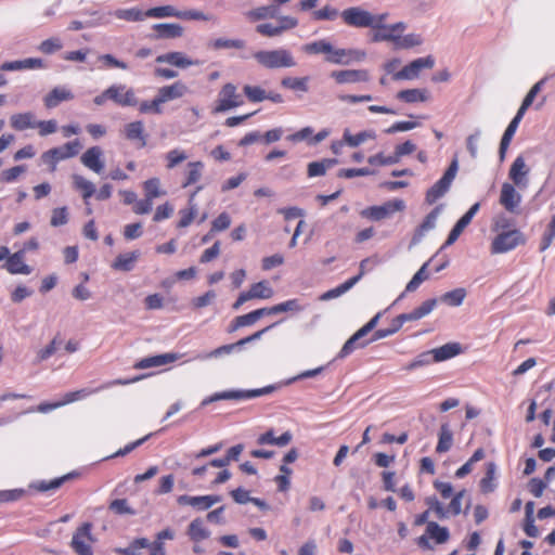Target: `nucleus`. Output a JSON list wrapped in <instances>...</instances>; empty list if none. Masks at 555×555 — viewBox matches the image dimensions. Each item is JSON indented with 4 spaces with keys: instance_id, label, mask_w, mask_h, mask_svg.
Instances as JSON below:
<instances>
[{
    "instance_id": "obj_31",
    "label": "nucleus",
    "mask_w": 555,
    "mask_h": 555,
    "mask_svg": "<svg viewBox=\"0 0 555 555\" xmlns=\"http://www.w3.org/2000/svg\"><path fill=\"white\" fill-rule=\"evenodd\" d=\"M157 33L156 37L160 39L179 38L183 34L181 25L176 23H160L153 26Z\"/></svg>"
},
{
    "instance_id": "obj_8",
    "label": "nucleus",
    "mask_w": 555,
    "mask_h": 555,
    "mask_svg": "<svg viewBox=\"0 0 555 555\" xmlns=\"http://www.w3.org/2000/svg\"><path fill=\"white\" fill-rule=\"evenodd\" d=\"M243 103V98L237 93L236 87L233 83H227L218 93L214 113H223L238 107Z\"/></svg>"
},
{
    "instance_id": "obj_45",
    "label": "nucleus",
    "mask_w": 555,
    "mask_h": 555,
    "mask_svg": "<svg viewBox=\"0 0 555 555\" xmlns=\"http://www.w3.org/2000/svg\"><path fill=\"white\" fill-rule=\"evenodd\" d=\"M103 388H104V386H101L95 389L82 388L79 390L70 391V392L65 393L63 400H61V401H62L63 405H66V404L86 399L87 397L100 391Z\"/></svg>"
},
{
    "instance_id": "obj_57",
    "label": "nucleus",
    "mask_w": 555,
    "mask_h": 555,
    "mask_svg": "<svg viewBox=\"0 0 555 555\" xmlns=\"http://www.w3.org/2000/svg\"><path fill=\"white\" fill-rule=\"evenodd\" d=\"M423 43V39L420 35L409 34L405 36H401L399 34L396 47L399 49H409L412 47H416Z\"/></svg>"
},
{
    "instance_id": "obj_7",
    "label": "nucleus",
    "mask_w": 555,
    "mask_h": 555,
    "mask_svg": "<svg viewBox=\"0 0 555 555\" xmlns=\"http://www.w3.org/2000/svg\"><path fill=\"white\" fill-rule=\"evenodd\" d=\"M276 23H262L256 26V33L261 36L273 38L295 28L298 25L297 18L289 15H279Z\"/></svg>"
},
{
    "instance_id": "obj_6",
    "label": "nucleus",
    "mask_w": 555,
    "mask_h": 555,
    "mask_svg": "<svg viewBox=\"0 0 555 555\" xmlns=\"http://www.w3.org/2000/svg\"><path fill=\"white\" fill-rule=\"evenodd\" d=\"M405 208V203L402 199L396 198L388 201L379 206H371L363 209L360 215L363 218L372 221H380L390 218L393 214L402 211Z\"/></svg>"
},
{
    "instance_id": "obj_41",
    "label": "nucleus",
    "mask_w": 555,
    "mask_h": 555,
    "mask_svg": "<svg viewBox=\"0 0 555 555\" xmlns=\"http://www.w3.org/2000/svg\"><path fill=\"white\" fill-rule=\"evenodd\" d=\"M145 197L154 201L157 197L164 196L166 191L160 189V180L158 178H151L143 183Z\"/></svg>"
},
{
    "instance_id": "obj_23",
    "label": "nucleus",
    "mask_w": 555,
    "mask_h": 555,
    "mask_svg": "<svg viewBox=\"0 0 555 555\" xmlns=\"http://www.w3.org/2000/svg\"><path fill=\"white\" fill-rule=\"evenodd\" d=\"M74 93L70 89L59 86L53 88L44 98L43 103L48 108L56 107L61 102L73 100Z\"/></svg>"
},
{
    "instance_id": "obj_9",
    "label": "nucleus",
    "mask_w": 555,
    "mask_h": 555,
    "mask_svg": "<svg viewBox=\"0 0 555 555\" xmlns=\"http://www.w3.org/2000/svg\"><path fill=\"white\" fill-rule=\"evenodd\" d=\"M92 525L90 522L82 524L73 534L70 546L77 555H93L91 548Z\"/></svg>"
},
{
    "instance_id": "obj_19",
    "label": "nucleus",
    "mask_w": 555,
    "mask_h": 555,
    "mask_svg": "<svg viewBox=\"0 0 555 555\" xmlns=\"http://www.w3.org/2000/svg\"><path fill=\"white\" fill-rule=\"evenodd\" d=\"M179 505H190L196 509L205 511L211 507L214 504L220 502V496L218 495H199V496H191V495H180L177 499Z\"/></svg>"
},
{
    "instance_id": "obj_38",
    "label": "nucleus",
    "mask_w": 555,
    "mask_h": 555,
    "mask_svg": "<svg viewBox=\"0 0 555 555\" xmlns=\"http://www.w3.org/2000/svg\"><path fill=\"white\" fill-rule=\"evenodd\" d=\"M188 534L192 541L201 542L209 538L210 532L204 527L203 520L196 518L189 525Z\"/></svg>"
},
{
    "instance_id": "obj_33",
    "label": "nucleus",
    "mask_w": 555,
    "mask_h": 555,
    "mask_svg": "<svg viewBox=\"0 0 555 555\" xmlns=\"http://www.w3.org/2000/svg\"><path fill=\"white\" fill-rule=\"evenodd\" d=\"M364 337V335L360 334V331L358 330L343 346L338 353V358H346L350 353H352L357 348L365 347L370 340H363L361 339Z\"/></svg>"
},
{
    "instance_id": "obj_11",
    "label": "nucleus",
    "mask_w": 555,
    "mask_h": 555,
    "mask_svg": "<svg viewBox=\"0 0 555 555\" xmlns=\"http://www.w3.org/2000/svg\"><path fill=\"white\" fill-rule=\"evenodd\" d=\"M106 95L109 96V101L122 107L135 106L139 103L134 90L121 83L109 86Z\"/></svg>"
},
{
    "instance_id": "obj_60",
    "label": "nucleus",
    "mask_w": 555,
    "mask_h": 555,
    "mask_svg": "<svg viewBox=\"0 0 555 555\" xmlns=\"http://www.w3.org/2000/svg\"><path fill=\"white\" fill-rule=\"evenodd\" d=\"M139 104V112L141 114H156L159 115L163 113L162 104L158 102V98H155L151 101H142Z\"/></svg>"
},
{
    "instance_id": "obj_43",
    "label": "nucleus",
    "mask_w": 555,
    "mask_h": 555,
    "mask_svg": "<svg viewBox=\"0 0 555 555\" xmlns=\"http://www.w3.org/2000/svg\"><path fill=\"white\" fill-rule=\"evenodd\" d=\"M302 51L308 54H325L328 56V53L332 52V44L325 39L313 41L310 43H306L302 46Z\"/></svg>"
},
{
    "instance_id": "obj_63",
    "label": "nucleus",
    "mask_w": 555,
    "mask_h": 555,
    "mask_svg": "<svg viewBox=\"0 0 555 555\" xmlns=\"http://www.w3.org/2000/svg\"><path fill=\"white\" fill-rule=\"evenodd\" d=\"M244 93L251 102H261L263 100H267V92L257 86H249L246 85L244 87Z\"/></svg>"
},
{
    "instance_id": "obj_34",
    "label": "nucleus",
    "mask_w": 555,
    "mask_h": 555,
    "mask_svg": "<svg viewBox=\"0 0 555 555\" xmlns=\"http://www.w3.org/2000/svg\"><path fill=\"white\" fill-rule=\"evenodd\" d=\"M249 299H269L273 296L274 292L267 281L255 283L246 292Z\"/></svg>"
},
{
    "instance_id": "obj_54",
    "label": "nucleus",
    "mask_w": 555,
    "mask_h": 555,
    "mask_svg": "<svg viewBox=\"0 0 555 555\" xmlns=\"http://www.w3.org/2000/svg\"><path fill=\"white\" fill-rule=\"evenodd\" d=\"M209 46L215 50L220 49H244L245 41L241 39H227V38H218L209 43Z\"/></svg>"
},
{
    "instance_id": "obj_13",
    "label": "nucleus",
    "mask_w": 555,
    "mask_h": 555,
    "mask_svg": "<svg viewBox=\"0 0 555 555\" xmlns=\"http://www.w3.org/2000/svg\"><path fill=\"white\" fill-rule=\"evenodd\" d=\"M529 172L530 168L526 164L524 156L518 155L511 165L508 170V178L512 181V184H515L519 189H526L529 183Z\"/></svg>"
},
{
    "instance_id": "obj_52",
    "label": "nucleus",
    "mask_w": 555,
    "mask_h": 555,
    "mask_svg": "<svg viewBox=\"0 0 555 555\" xmlns=\"http://www.w3.org/2000/svg\"><path fill=\"white\" fill-rule=\"evenodd\" d=\"M188 168L186 179L183 183L184 188L196 183L201 179L204 164L202 162H192L189 163Z\"/></svg>"
},
{
    "instance_id": "obj_1",
    "label": "nucleus",
    "mask_w": 555,
    "mask_h": 555,
    "mask_svg": "<svg viewBox=\"0 0 555 555\" xmlns=\"http://www.w3.org/2000/svg\"><path fill=\"white\" fill-rule=\"evenodd\" d=\"M343 21L351 27L372 28L380 27L386 22L388 14H372L371 12L360 8L351 7L340 13Z\"/></svg>"
},
{
    "instance_id": "obj_59",
    "label": "nucleus",
    "mask_w": 555,
    "mask_h": 555,
    "mask_svg": "<svg viewBox=\"0 0 555 555\" xmlns=\"http://www.w3.org/2000/svg\"><path fill=\"white\" fill-rule=\"evenodd\" d=\"M367 163L372 166H390L398 164L399 162L395 153L392 155H384V153H378L370 156L367 158Z\"/></svg>"
},
{
    "instance_id": "obj_32",
    "label": "nucleus",
    "mask_w": 555,
    "mask_h": 555,
    "mask_svg": "<svg viewBox=\"0 0 555 555\" xmlns=\"http://www.w3.org/2000/svg\"><path fill=\"white\" fill-rule=\"evenodd\" d=\"M461 345L459 343H448L441 347L431 349L435 362L449 360L461 353Z\"/></svg>"
},
{
    "instance_id": "obj_39",
    "label": "nucleus",
    "mask_w": 555,
    "mask_h": 555,
    "mask_svg": "<svg viewBox=\"0 0 555 555\" xmlns=\"http://www.w3.org/2000/svg\"><path fill=\"white\" fill-rule=\"evenodd\" d=\"M453 442V434L448 424H442L439 431V440L436 447L438 453L448 452Z\"/></svg>"
},
{
    "instance_id": "obj_55",
    "label": "nucleus",
    "mask_w": 555,
    "mask_h": 555,
    "mask_svg": "<svg viewBox=\"0 0 555 555\" xmlns=\"http://www.w3.org/2000/svg\"><path fill=\"white\" fill-rule=\"evenodd\" d=\"M469 223L470 222L462 216L450 231L442 248L452 245Z\"/></svg>"
},
{
    "instance_id": "obj_56",
    "label": "nucleus",
    "mask_w": 555,
    "mask_h": 555,
    "mask_svg": "<svg viewBox=\"0 0 555 555\" xmlns=\"http://www.w3.org/2000/svg\"><path fill=\"white\" fill-rule=\"evenodd\" d=\"M70 475H65L60 478H55L51 481H38L33 485V487L40 491V492H47L50 490H55L60 488L67 479H69Z\"/></svg>"
},
{
    "instance_id": "obj_51",
    "label": "nucleus",
    "mask_w": 555,
    "mask_h": 555,
    "mask_svg": "<svg viewBox=\"0 0 555 555\" xmlns=\"http://www.w3.org/2000/svg\"><path fill=\"white\" fill-rule=\"evenodd\" d=\"M428 262H425L420 270L413 275L411 281L405 286V293H411L416 291L420 285L429 278L427 272Z\"/></svg>"
},
{
    "instance_id": "obj_15",
    "label": "nucleus",
    "mask_w": 555,
    "mask_h": 555,
    "mask_svg": "<svg viewBox=\"0 0 555 555\" xmlns=\"http://www.w3.org/2000/svg\"><path fill=\"white\" fill-rule=\"evenodd\" d=\"M85 167L100 175L104 170L103 151L100 146L89 147L80 157Z\"/></svg>"
},
{
    "instance_id": "obj_22",
    "label": "nucleus",
    "mask_w": 555,
    "mask_h": 555,
    "mask_svg": "<svg viewBox=\"0 0 555 555\" xmlns=\"http://www.w3.org/2000/svg\"><path fill=\"white\" fill-rule=\"evenodd\" d=\"M438 304V299L431 298L422 302L421 306L413 309L411 312L399 314L403 323L418 321L434 311Z\"/></svg>"
},
{
    "instance_id": "obj_26",
    "label": "nucleus",
    "mask_w": 555,
    "mask_h": 555,
    "mask_svg": "<svg viewBox=\"0 0 555 555\" xmlns=\"http://www.w3.org/2000/svg\"><path fill=\"white\" fill-rule=\"evenodd\" d=\"M278 7L275 4H268L257 7L245 13V16L250 22L266 21L269 18H275L278 15Z\"/></svg>"
},
{
    "instance_id": "obj_12",
    "label": "nucleus",
    "mask_w": 555,
    "mask_h": 555,
    "mask_svg": "<svg viewBox=\"0 0 555 555\" xmlns=\"http://www.w3.org/2000/svg\"><path fill=\"white\" fill-rule=\"evenodd\" d=\"M522 196L516 190V185L509 182H504L501 186L499 203L504 209L511 214H518V208L521 203Z\"/></svg>"
},
{
    "instance_id": "obj_62",
    "label": "nucleus",
    "mask_w": 555,
    "mask_h": 555,
    "mask_svg": "<svg viewBox=\"0 0 555 555\" xmlns=\"http://www.w3.org/2000/svg\"><path fill=\"white\" fill-rule=\"evenodd\" d=\"M114 14L119 20H126L131 22L142 21L145 16V13H142L138 9H120L117 10Z\"/></svg>"
},
{
    "instance_id": "obj_35",
    "label": "nucleus",
    "mask_w": 555,
    "mask_h": 555,
    "mask_svg": "<svg viewBox=\"0 0 555 555\" xmlns=\"http://www.w3.org/2000/svg\"><path fill=\"white\" fill-rule=\"evenodd\" d=\"M426 534L436 541L437 544L446 543L450 538L447 527H441L435 521H429L426 527Z\"/></svg>"
},
{
    "instance_id": "obj_37",
    "label": "nucleus",
    "mask_w": 555,
    "mask_h": 555,
    "mask_svg": "<svg viewBox=\"0 0 555 555\" xmlns=\"http://www.w3.org/2000/svg\"><path fill=\"white\" fill-rule=\"evenodd\" d=\"M360 281V276H353L343 284L338 285L335 288H332L327 292H325L322 296V300H331L334 298H337L341 296L343 294L347 293L349 289H351L358 282Z\"/></svg>"
},
{
    "instance_id": "obj_10",
    "label": "nucleus",
    "mask_w": 555,
    "mask_h": 555,
    "mask_svg": "<svg viewBox=\"0 0 555 555\" xmlns=\"http://www.w3.org/2000/svg\"><path fill=\"white\" fill-rule=\"evenodd\" d=\"M435 65V59L430 55L426 57H420L412 61L410 64L404 66L401 70L396 72L392 76L395 80H412L418 77L420 73L424 68H433Z\"/></svg>"
},
{
    "instance_id": "obj_50",
    "label": "nucleus",
    "mask_w": 555,
    "mask_h": 555,
    "mask_svg": "<svg viewBox=\"0 0 555 555\" xmlns=\"http://www.w3.org/2000/svg\"><path fill=\"white\" fill-rule=\"evenodd\" d=\"M546 79L547 78L544 77L531 87V89L522 100L520 107L518 108L519 112L525 114L526 111L532 105L537 94L542 90V87L544 86Z\"/></svg>"
},
{
    "instance_id": "obj_58",
    "label": "nucleus",
    "mask_w": 555,
    "mask_h": 555,
    "mask_svg": "<svg viewBox=\"0 0 555 555\" xmlns=\"http://www.w3.org/2000/svg\"><path fill=\"white\" fill-rule=\"evenodd\" d=\"M194 195L195 194H193L191 196V198H190V204H191L190 208L189 209H182V210L179 211V215L181 216V218L179 220V223H178L179 228H186V227H189L192 223V221H193V219H194V217H195V215L197 212L196 205L192 204Z\"/></svg>"
},
{
    "instance_id": "obj_30",
    "label": "nucleus",
    "mask_w": 555,
    "mask_h": 555,
    "mask_svg": "<svg viewBox=\"0 0 555 555\" xmlns=\"http://www.w3.org/2000/svg\"><path fill=\"white\" fill-rule=\"evenodd\" d=\"M37 122L38 121L31 112L14 114L10 117L11 127L17 131L34 129L37 126Z\"/></svg>"
},
{
    "instance_id": "obj_2",
    "label": "nucleus",
    "mask_w": 555,
    "mask_h": 555,
    "mask_svg": "<svg viewBox=\"0 0 555 555\" xmlns=\"http://www.w3.org/2000/svg\"><path fill=\"white\" fill-rule=\"evenodd\" d=\"M259 65L268 69L289 68L296 66L292 52L284 48L274 50H260L254 53Z\"/></svg>"
},
{
    "instance_id": "obj_14",
    "label": "nucleus",
    "mask_w": 555,
    "mask_h": 555,
    "mask_svg": "<svg viewBox=\"0 0 555 555\" xmlns=\"http://www.w3.org/2000/svg\"><path fill=\"white\" fill-rule=\"evenodd\" d=\"M373 29H376V31L373 34L372 40L374 42L379 41H391L397 44L398 36L399 34H402L406 26L404 23L399 22L392 25H385V22L380 27H372Z\"/></svg>"
},
{
    "instance_id": "obj_28",
    "label": "nucleus",
    "mask_w": 555,
    "mask_h": 555,
    "mask_svg": "<svg viewBox=\"0 0 555 555\" xmlns=\"http://www.w3.org/2000/svg\"><path fill=\"white\" fill-rule=\"evenodd\" d=\"M124 133L129 141L139 142L140 147H144L146 145L144 125L141 120H135L126 125Z\"/></svg>"
},
{
    "instance_id": "obj_3",
    "label": "nucleus",
    "mask_w": 555,
    "mask_h": 555,
    "mask_svg": "<svg viewBox=\"0 0 555 555\" xmlns=\"http://www.w3.org/2000/svg\"><path fill=\"white\" fill-rule=\"evenodd\" d=\"M273 386H267L263 388L251 389V390H225L216 392L202 401V406H206L212 402L219 400H247L272 392Z\"/></svg>"
},
{
    "instance_id": "obj_20",
    "label": "nucleus",
    "mask_w": 555,
    "mask_h": 555,
    "mask_svg": "<svg viewBox=\"0 0 555 555\" xmlns=\"http://www.w3.org/2000/svg\"><path fill=\"white\" fill-rule=\"evenodd\" d=\"M189 89L182 81H176L172 85L160 87L157 90L156 96L160 104H165L169 101L180 99L188 93Z\"/></svg>"
},
{
    "instance_id": "obj_4",
    "label": "nucleus",
    "mask_w": 555,
    "mask_h": 555,
    "mask_svg": "<svg viewBox=\"0 0 555 555\" xmlns=\"http://www.w3.org/2000/svg\"><path fill=\"white\" fill-rule=\"evenodd\" d=\"M459 170L457 158H454L443 176L427 191L426 202L431 205L442 197L450 189Z\"/></svg>"
},
{
    "instance_id": "obj_44",
    "label": "nucleus",
    "mask_w": 555,
    "mask_h": 555,
    "mask_svg": "<svg viewBox=\"0 0 555 555\" xmlns=\"http://www.w3.org/2000/svg\"><path fill=\"white\" fill-rule=\"evenodd\" d=\"M309 80L310 78L309 77H300V78H297V77H284L282 80H281V85L284 87V88H287V89H291V90H294V91H301V92H307L309 90Z\"/></svg>"
},
{
    "instance_id": "obj_53",
    "label": "nucleus",
    "mask_w": 555,
    "mask_h": 555,
    "mask_svg": "<svg viewBox=\"0 0 555 555\" xmlns=\"http://www.w3.org/2000/svg\"><path fill=\"white\" fill-rule=\"evenodd\" d=\"M434 354L431 350L420 353L413 361L404 366L406 371H414L418 367H423L434 363Z\"/></svg>"
},
{
    "instance_id": "obj_49",
    "label": "nucleus",
    "mask_w": 555,
    "mask_h": 555,
    "mask_svg": "<svg viewBox=\"0 0 555 555\" xmlns=\"http://www.w3.org/2000/svg\"><path fill=\"white\" fill-rule=\"evenodd\" d=\"M465 297L466 291L464 288H455L443 294L440 300L449 306L459 307L463 304Z\"/></svg>"
},
{
    "instance_id": "obj_17",
    "label": "nucleus",
    "mask_w": 555,
    "mask_h": 555,
    "mask_svg": "<svg viewBox=\"0 0 555 555\" xmlns=\"http://www.w3.org/2000/svg\"><path fill=\"white\" fill-rule=\"evenodd\" d=\"M5 259L7 261L3 264V268L11 274L28 275L33 271V269L25 263V250H18L13 255L9 254Z\"/></svg>"
},
{
    "instance_id": "obj_29",
    "label": "nucleus",
    "mask_w": 555,
    "mask_h": 555,
    "mask_svg": "<svg viewBox=\"0 0 555 555\" xmlns=\"http://www.w3.org/2000/svg\"><path fill=\"white\" fill-rule=\"evenodd\" d=\"M139 257H140L139 250L120 254L116 257V259L112 263V268L114 270L129 272L134 268L135 262L138 261Z\"/></svg>"
},
{
    "instance_id": "obj_61",
    "label": "nucleus",
    "mask_w": 555,
    "mask_h": 555,
    "mask_svg": "<svg viewBox=\"0 0 555 555\" xmlns=\"http://www.w3.org/2000/svg\"><path fill=\"white\" fill-rule=\"evenodd\" d=\"M68 222V209L67 207H59L52 210L50 224L54 228L64 225Z\"/></svg>"
},
{
    "instance_id": "obj_64",
    "label": "nucleus",
    "mask_w": 555,
    "mask_h": 555,
    "mask_svg": "<svg viewBox=\"0 0 555 555\" xmlns=\"http://www.w3.org/2000/svg\"><path fill=\"white\" fill-rule=\"evenodd\" d=\"M555 238V215L552 217L551 222L548 223L545 232L543 233L540 249L541 251H544L547 249L553 240Z\"/></svg>"
},
{
    "instance_id": "obj_24",
    "label": "nucleus",
    "mask_w": 555,
    "mask_h": 555,
    "mask_svg": "<svg viewBox=\"0 0 555 555\" xmlns=\"http://www.w3.org/2000/svg\"><path fill=\"white\" fill-rule=\"evenodd\" d=\"M441 210H442V206L441 205L437 206L425 217L424 221L420 224V227L417 228V230L412 238L413 244L418 243L423 238V236L426 232L435 229L437 219H438Z\"/></svg>"
},
{
    "instance_id": "obj_47",
    "label": "nucleus",
    "mask_w": 555,
    "mask_h": 555,
    "mask_svg": "<svg viewBox=\"0 0 555 555\" xmlns=\"http://www.w3.org/2000/svg\"><path fill=\"white\" fill-rule=\"evenodd\" d=\"M397 98L406 103L424 102L427 100V93L421 89H406L398 92Z\"/></svg>"
},
{
    "instance_id": "obj_16",
    "label": "nucleus",
    "mask_w": 555,
    "mask_h": 555,
    "mask_svg": "<svg viewBox=\"0 0 555 555\" xmlns=\"http://www.w3.org/2000/svg\"><path fill=\"white\" fill-rule=\"evenodd\" d=\"M365 53L351 49H335L332 46V52L328 53V56L325 60L333 64L339 65H348L352 61H361L364 57Z\"/></svg>"
},
{
    "instance_id": "obj_42",
    "label": "nucleus",
    "mask_w": 555,
    "mask_h": 555,
    "mask_svg": "<svg viewBox=\"0 0 555 555\" xmlns=\"http://www.w3.org/2000/svg\"><path fill=\"white\" fill-rule=\"evenodd\" d=\"M73 183L77 190L81 191L85 201L95 193L94 184L80 175L73 176Z\"/></svg>"
},
{
    "instance_id": "obj_36",
    "label": "nucleus",
    "mask_w": 555,
    "mask_h": 555,
    "mask_svg": "<svg viewBox=\"0 0 555 555\" xmlns=\"http://www.w3.org/2000/svg\"><path fill=\"white\" fill-rule=\"evenodd\" d=\"M375 138L376 133L373 130L361 131L357 134H351L349 130H345L344 132V142L351 147H357L366 140Z\"/></svg>"
},
{
    "instance_id": "obj_40",
    "label": "nucleus",
    "mask_w": 555,
    "mask_h": 555,
    "mask_svg": "<svg viewBox=\"0 0 555 555\" xmlns=\"http://www.w3.org/2000/svg\"><path fill=\"white\" fill-rule=\"evenodd\" d=\"M150 546V541L146 538L135 539L128 547H117L115 553L120 555H142V550Z\"/></svg>"
},
{
    "instance_id": "obj_18",
    "label": "nucleus",
    "mask_w": 555,
    "mask_h": 555,
    "mask_svg": "<svg viewBox=\"0 0 555 555\" xmlns=\"http://www.w3.org/2000/svg\"><path fill=\"white\" fill-rule=\"evenodd\" d=\"M81 143L79 140H74L65 143L62 146L53 147L47 151V158H51L53 160H64L67 158L75 157L81 150Z\"/></svg>"
},
{
    "instance_id": "obj_46",
    "label": "nucleus",
    "mask_w": 555,
    "mask_h": 555,
    "mask_svg": "<svg viewBox=\"0 0 555 555\" xmlns=\"http://www.w3.org/2000/svg\"><path fill=\"white\" fill-rule=\"evenodd\" d=\"M181 11L176 10L171 5L156 7L147 10L145 16L164 18V17H178L180 18Z\"/></svg>"
},
{
    "instance_id": "obj_48",
    "label": "nucleus",
    "mask_w": 555,
    "mask_h": 555,
    "mask_svg": "<svg viewBox=\"0 0 555 555\" xmlns=\"http://www.w3.org/2000/svg\"><path fill=\"white\" fill-rule=\"evenodd\" d=\"M403 324L404 323L401 320L400 315L396 317L392 320L390 327L380 328V330L375 331L372 338L370 339V341L383 339V338H386V337H389V336L396 334L402 327Z\"/></svg>"
},
{
    "instance_id": "obj_5",
    "label": "nucleus",
    "mask_w": 555,
    "mask_h": 555,
    "mask_svg": "<svg viewBox=\"0 0 555 555\" xmlns=\"http://www.w3.org/2000/svg\"><path fill=\"white\" fill-rule=\"evenodd\" d=\"M525 242L524 234L517 229L502 231L491 243V254H505L525 244Z\"/></svg>"
},
{
    "instance_id": "obj_21",
    "label": "nucleus",
    "mask_w": 555,
    "mask_h": 555,
    "mask_svg": "<svg viewBox=\"0 0 555 555\" xmlns=\"http://www.w3.org/2000/svg\"><path fill=\"white\" fill-rule=\"evenodd\" d=\"M331 77L339 85L357 83L369 80V73L365 69L334 70Z\"/></svg>"
},
{
    "instance_id": "obj_27",
    "label": "nucleus",
    "mask_w": 555,
    "mask_h": 555,
    "mask_svg": "<svg viewBox=\"0 0 555 555\" xmlns=\"http://www.w3.org/2000/svg\"><path fill=\"white\" fill-rule=\"evenodd\" d=\"M179 359L177 353H164L144 358L140 360L137 364V369H149V367H157L163 366L165 364L171 363Z\"/></svg>"
},
{
    "instance_id": "obj_25",
    "label": "nucleus",
    "mask_w": 555,
    "mask_h": 555,
    "mask_svg": "<svg viewBox=\"0 0 555 555\" xmlns=\"http://www.w3.org/2000/svg\"><path fill=\"white\" fill-rule=\"evenodd\" d=\"M157 63H166L179 68H186L196 64L182 52H168L156 57Z\"/></svg>"
}]
</instances>
